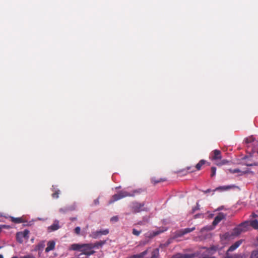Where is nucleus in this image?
<instances>
[{
  "label": "nucleus",
  "mask_w": 258,
  "mask_h": 258,
  "mask_svg": "<svg viewBox=\"0 0 258 258\" xmlns=\"http://www.w3.org/2000/svg\"><path fill=\"white\" fill-rule=\"evenodd\" d=\"M206 163V161L204 160V159H202L197 164V165H196V168L197 169V170H200L201 169V168H202V166L203 165H204V164H205Z\"/></svg>",
  "instance_id": "6ab92c4d"
},
{
  "label": "nucleus",
  "mask_w": 258,
  "mask_h": 258,
  "mask_svg": "<svg viewBox=\"0 0 258 258\" xmlns=\"http://www.w3.org/2000/svg\"><path fill=\"white\" fill-rule=\"evenodd\" d=\"M248 227V223L247 222H244L241 223L237 227L234 228L233 230L232 234L234 235H238L242 232L246 231Z\"/></svg>",
  "instance_id": "f03ea898"
},
{
  "label": "nucleus",
  "mask_w": 258,
  "mask_h": 258,
  "mask_svg": "<svg viewBox=\"0 0 258 258\" xmlns=\"http://www.w3.org/2000/svg\"><path fill=\"white\" fill-rule=\"evenodd\" d=\"M94 204L95 205H97L99 204V198H97L96 199H95V200H94Z\"/></svg>",
  "instance_id": "37998d69"
},
{
  "label": "nucleus",
  "mask_w": 258,
  "mask_h": 258,
  "mask_svg": "<svg viewBox=\"0 0 258 258\" xmlns=\"http://www.w3.org/2000/svg\"><path fill=\"white\" fill-rule=\"evenodd\" d=\"M144 191V189H143L142 188H139V189H135V190H133L132 193H131V194H134V196H135L136 195L141 194Z\"/></svg>",
  "instance_id": "cd10ccee"
},
{
  "label": "nucleus",
  "mask_w": 258,
  "mask_h": 258,
  "mask_svg": "<svg viewBox=\"0 0 258 258\" xmlns=\"http://www.w3.org/2000/svg\"><path fill=\"white\" fill-rule=\"evenodd\" d=\"M255 139L253 136L249 137L245 139V143L247 145V148L249 149L251 148V146L255 144Z\"/></svg>",
  "instance_id": "1a4fd4ad"
},
{
  "label": "nucleus",
  "mask_w": 258,
  "mask_h": 258,
  "mask_svg": "<svg viewBox=\"0 0 258 258\" xmlns=\"http://www.w3.org/2000/svg\"><path fill=\"white\" fill-rule=\"evenodd\" d=\"M120 199H121V198L120 197L119 193L118 192L117 194L114 195L112 197L111 200H110L109 201V204H111L113 203V202H115L116 201H118V200H119Z\"/></svg>",
  "instance_id": "f3484780"
},
{
  "label": "nucleus",
  "mask_w": 258,
  "mask_h": 258,
  "mask_svg": "<svg viewBox=\"0 0 258 258\" xmlns=\"http://www.w3.org/2000/svg\"><path fill=\"white\" fill-rule=\"evenodd\" d=\"M148 253V250H146L144 251L143 252L138 254V255L139 258H143Z\"/></svg>",
  "instance_id": "473e14b6"
},
{
  "label": "nucleus",
  "mask_w": 258,
  "mask_h": 258,
  "mask_svg": "<svg viewBox=\"0 0 258 258\" xmlns=\"http://www.w3.org/2000/svg\"><path fill=\"white\" fill-rule=\"evenodd\" d=\"M248 150H249L248 152H249L250 154H253L255 152V149H253L252 148H251V149L249 148ZM250 156L252 157V155H250Z\"/></svg>",
  "instance_id": "58836bf2"
},
{
  "label": "nucleus",
  "mask_w": 258,
  "mask_h": 258,
  "mask_svg": "<svg viewBox=\"0 0 258 258\" xmlns=\"http://www.w3.org/2000/svg\"><path fill=\"white\" fill-rule=\"evenodd\" d=\"M109 233L108 229H103L92 232L90 234V237L94 239H97L100 237L102 235H106Z\"/></svg>",
  "instance_id": "20e7f679"
},
{
  "label": "nucleus",
  "mask_w": 258,
  "mask_h": 258,
  "mask_svg": "<svg viewBox=\"0 0 258 258\" xmlns=\"http://www.w3.org/2000/svg\"><path fill=\"white\" fill-rule=\"evenodd\" d=\"M163 232V231H161V230H157L156 231H154L150 234V237H153L154 236H156L159 235V234Z\"/></svg>",
  "instance_id": "c756f323"
},
{
  "label": "nucleus",
  "mask_w": 258,
  "mask_h": 258,
  "mask_svg": "<svg viewBox=\"0 0 258 258\" xmlns=\"http://www.w3.org/2000/svg\"><path fill=\"white\" fill-rule=\"evenodd\" d=\"M142 232V230L138 231L136 229H133V234L136 236H139Z\"/></svg>",
  "instance_id": "72a5a7b5"
},
{
  "label": "nucleus",
  "mask_w": 258,
  "mask_h": 258,
  "mask_svg": "<svg viewBox=\"0 0 258 258\" xmlns=\"http://www.w3.org/2000/svg\"><path fill=\"white\" fill-rule=\"evenodd\" d=\"M205 194L209 193L211 191V189L209 188L207 189L206 190H203V191Z\"/></svg>",
  "instance_id": "de8ad7c7"
},
{
  "label": "nucleus",
  "mask_w": 258,
  "mask_h": 258,
  "mask_svg": "<svg viewBox=\"0 0 258 258\" xmlns=\"http://www.w3.org/2000/svg\"><path fill=\"white\" fill-rule=\"evenodd\" d=\"M223 188L227 189L228 187H222ZM219 188H222V187H217L215 190H217Z\"/></svg>",
  "instance_id": "8fccbe9b"
},
{
  "label": "nucleus",
  "mask_w": 258,
  "mask_h": 258,
  "mask_svg": "<svg viewBox=\"0 0 258 258\" xmlns=\"http://www.w3.org/2000/svg\"><path fill=\"white\" fill-rule=\"evenodd\" d=\"M76 209V205L73 204L72 205L68 206L65 207V211H72Z\"/></svg>",
  "instance_id": "b1692460"
},
{
  "label": "nucleus",
  "mask_w": 258,
  "mask_h": 258,
  "mask_svg": "<svg viewBox=\"0 0 258 258\" xmlns=\"http://www.w3.org/2000/svg\"><path fill=\"white\" fill-rule=\"evenodd\" d=\"M199 205L198 203L197 204V206L196 207H195V208H194L192 209V212H195L196 210H199Z\"/></svg>",
  "instance_id": "79ce46f5"
},
{
  "label": "nucleus",
  "mask_w": 258,
  "mask_h": 258,
  "mask_svg": "<svg viewBox=\"0 0 258 258\" xmlns=\"http://www.w3.org/2000/svg\"><path fill=\"white\" fill-rule=\"evenodd\" d=\"M6 227H8V226L5 225H0V231L2 230L3 228H6Z\"/></svg>",
  "instance_id": "09e8293b"
},
{
  "label": "nucleus",
  "mask_w": 258,
  "mask_h": 258,
  "mask_svg": "<svg viewBox=\"0 0 258 258\" xmlns=\"http://www.w3.org/2000/svg\"><path fill=\"white\" fill-rule=\"evenodd\" d=\"M47 246L45 248V252H48L52 250L55 248V242L54 241H49L47 244Z\"/></svg>",
  "instance_id": "4468645a"
},
{
  "label": "nucleus",
  "mask_w": 258,
  "mask_h": 258,
  "mask_svg": "<svg viewBox=\"0 0 258 258\" xmlns=\"http://www.w3.org/2000/svg\"><path fill=\"white\" fill-rule=\"evenodd\" d=\"M248 150H249L248 152H249L250 154H253L255 152V149H253L252 148H251V149L249 148ZM250 156L252 157V155H250Z\"/></svg>",
  "instance_id": "ea45409f"
},
{
  "label": "nucleus",
  "mask_w": 258,
  "mask_h": 258,
  "mask_svg": "<svg viewBox=\"0 0 258 258\" xmlns=\"http://www.w3.org/2000/svg\"><path fill=\"white\" fill-rule=\"evenodd\" d=\"M1 248V247L0 246V248Z\"/></svg>",
  "instance_id": "13d9d810"
},
{
  "label": "nucleus",
  "mask_w": 258,
  "mask_h": 258,
  "mask_svg": "<svg viewBox=\"0 0 258 258\" xmlns=\"http://www.w3.org/2000/svg\"><path fill=\"white\" fill-rule=\"evenodd\" d=\"M12 258H33V256H32L31 255H25L24 256H21L20 257H18L17 256H14L12 257Z\"/></svg>",
  "instance_id": "e433bc0d"
},
{
  "label": "nucleus",
  "mask_w": 258,
  "mask_h": 258,
  "mask_svg": "<svg viewBox=\"0 0 258 258\" xmlns=\"http://www.w3.org/2000/svg\"><path fill=\"white\" fill-rule=\"evenodd\" d=\"M106 242V240H101L98 242H96L94 243H92V245H89L90 248H99L101 247L104 244H105Z\"/></svg>",
  "instance_id": "f8f14e48"
},
{
  "label": "nucleus",
  "mask_w": 258,
  "mask_h": 258,
  "mask_svg": "<svg viewBox=\"0 0 258 258\" xmlns=\"http://www.w3.org/2000/svg\"><path fill=\"white\" fill-rule=\"evenodd\" d=\"M145 203H139L137 201L133 202L130 205V210L132 213L136 214L142 211H148V209L145 207Z\"/></svg>",
  "instance_id": "f257e3e1"
},
{
  "label": "nucleus",
  "mask_w": 258,
  "mask_h": 258,
  "mask_svg": "<svg viewBox=\"0 0 258 258\" xmlns=\"http://www.w3.org/2000/svg\"><path fill=\"white\" fill-rule=\"evenodd\" d=\"M59 211L60 213H65L68 212V211H65V207L63 208H60Z\"/></svg>",
  "instance_id": "c03bdc74"
},
{
  "label": "nucleus",
  "mask_w": 258,
  "mask_h": 258,
  "mask_svg": "<svg viewBox=\"0 0 258 258\" xmlns=\"http://www.w3.org/2000/svg\"><path fill=\"white\" fill-rule=\"evenodd\" d=\"M241 243H242V240H240L237 241L234 244L231 245L229 247L228 249L227 250V251L226 253V255H225V258H233L231 255H229V252H231V251H234L235 249H236L237 248H238L240 245V244Z\"/></svg>",
  "instance_id": "39448f33"
},
{
  "label": "nucleus",
  "mask_w": 258,
  "mask_h": 258,
  "mask_svg": "<svg viewBox=\"0 0 258 258\" xmlns=\"http://www.w3.org/2000/svg\"><path fill=\"white\" fill-rule=\"evenodd\" d=\"M195 229V227H192V228H186L185 229H182L183 231V234L185 235L187 233H190L192 231H193Z\"/></svg>",
  "instance_id": "393cba45"
},
{
  "label": "nucleus",
  "mask_w": 258,
  "mask_h": 258,
  "mask_svg": "<svg viewBox=\"0 0 258 258\" xmlns=\"http://www.w3.org/2000/svg\"><path fill=\"white\" fill-rule=\"evenodd\" d=\"M159 255V250L158 248H155L152 252L151 258H158Z\"/></svg>",
  "instance_id": "aec40b11"
},
{
  "label": "nucleus",
  "mask_w": 258,
  "mask_h": 258,
  "mask_svg": "<svg viewBox=\"0 0 258 258\" xmlns=\"http://www.w3.org/2000/svg\"><path fill=\"white\" fill-rule=\"evenodd\" d=\"M257 241H258V237H257Z\"/></svg>",
  "instance_id": "4d7b16f0"
},
{
  "label": "nucleus",
  "mask_w": 258,
  "mask_h": 258,
  "mask_svg": "<svg viewBox=\"0 0 258 258\" xmlns=\"http://www.w3.org/2000/svg\"><path fill=\"white\" fill-rule=\"evenodd\" d=\"M244 164L246 165L247 166H257L258 165L257 163L255 162L251 161L249 158L247 157L245 158V162Z\"/></svg>",
  "instance_id": "2eb2a0df"
},
{
  "label": "nucleus",
  "mask_w": 258,
  "mask_h": 258,
  "mask_svg": "<svg viewBox=\"0 0 258 258\" xmlns=\"http://www.w3.org/2000/svg\"><path fill=\"white\" fill-rule=\"evenodd\" d=\"M89 245H92V243L84 244L83 248L81 250L82 253L87 256H90L93 254L95 251L92 250L93 248H90Z\"/></svg>",
  "instance_id": "423d86ee"
},
{
  "label": "nucleus",
  "mask_w": 258,
  "mask_h": 258,
  "mask_svg": "<svg viewBox=\"0 0 258 258\" xmlns=\"http://www.w3.org/2000/svg\"><path fill=\"white\" fill-rule=\"evenodd\" d=\"M190 169L189 167H187V169L189 170Z\"/></svg>",
  "instance_id": "5fc2aeb1"
},
{
  "label": "nucleus",
  "mask_w": 258,
  "mask_h": 258,
  "mask_svg": "<svg viewBox=\"0 0 258 258\" xmlns=\"http://www.w3.org/2000/svg\"><path fill=\"white\" fill-rule=\"evenodd\" d=\"M60 193L59 190H55V191L52 194V198L54 199H57L59 197V194Z\"/></svg>",
  "instance_id": "7c9ffc66"
},
{
  "label": "nucleus",
  "mask_w": 258,
  "mask_h": 258,
  "mask_svg": "<svg viewBox=\"0 0 258 258\" xmlns=\"http://www.w3.org/2000/svg\"><path fill=\"white\" fill-rule=\"evenodd\" d=\"M118 220V218L117 216H113L111 218V221L117 222Z\"/></svg>",
  "instance_id": "a19ab883"
},
{
  "label": "nucleus",
  "mask_w": 258,
  "mask_h": 258,
  "mask_svg": "<svg viewBox=\"0 0 258 258\" xmlns=\"http://www.w3.org/2000/svg\"><path fill=\"white\" fill-rule=\"evenodd\" d=\"M11 221L15 223H21L24 222L23 219L22 218H14L11 217Z\"/></svg>",
  "instance_id": "412c9836"
},
{
  "label": "nucleus",
  "mask_w": 258,
  "mask_h": 258,
  "mask_svg": "<svg viewBox=\"0 0 258 258\" xmlns=\"http://www.w3.org/2000/svg\"><path fill=\"white\" fill-rule=\"evenodd\" d=\"M203 258H214L213 257L211 256L207 255L205 254H203Z\"/></svg>",
  "instance_id": "a18cd8bd"
},
{
  "label": "nucleus",
  "mask_w": 258,
  "mask_h": 258,
  "mask_svg": "<svg viewBox=\"0 0 258 258\" xmlns=\"http://www.w3.org/2000/svg\"><path fill=\"white\" fill-rule=\"evenodd\" d=\"M250 225L255 229H258V221L257 220H253L250 221Z\"/></svg>",
  "instance_id": "5701e85b"
},
{
  "label": "nucleus",
  "mask_w": 258,
  "mask_h": 258,
  "mask_svg": "<svg viewBox=\"0 0 258 258\" xmlns=\"http://www.w3.org/2000/svg\"><path fill=\"white\" fill-rule=\"evenodd\" d=\"M118 193L121 199L126 197H134V194H131V193L124 190H121Z\"/></svg>",
  "instance_id": "dca6fc26"
},
{
  "label": "nucleus",
  "mask_w": 258,
  "mask_h": 258,
  "mask_svg": "<svg viewBox=\"0 0 258 258\" xmlns=\"http://www.w3.org/2000/svg\"><path fill=\"white\" fill-rule=\"evenodd\" d=\"M169 243H170V242L168 241L167 244L168 245Z\"/></svg>",
  "instance_id": "864d4df0"
},
{
  "label": "nucleus",
  "mask_w": 258,
  "mask_h": 258,
  "mask_svg": "<svg viewBox=\"0 0 258 258\" xmlns=\"http://www.w3.org/2000/svg\"><path fill=\"white\" fill-rule=\"evenodd\" d=\"M81 229L80 227H77L75 229V232L77 234H79L80 233Z\"/></svg>",
  "instance_id": "4c0bfd02"
},
{
  "label": "nucleus",
  "mask_w": 258,
  "mask_h": 258,
  "mask_svg": "<svg viewBox=\"0 0 258 258\" xmlns=\"http://www.w3.org/2000/svg\"><path fill=\"white\" fill-rule=\"evenodd\" d=\"M226 215L223 213H219L215 218L212 224L214 226L217 225L222 220L225 219Z\"/></svg>",
  "instance_id": "0eeeda50"
},
{
  "label": "nucleus",
  "mask_w": 258,
  "mask_h": 258,
  "mask_svg": "<svg viewBox=\"0 0 258 258\" xmlns=\"http://www.w3.org/2000/svg\"><path fill=\"white\" fill-rule=\"evenodd\" d=\"M0 258H4L2 254H0Z\"/></svg>",
  "instance_id": "3c124183"
},
{
  "label": "nucleus",
  "mask_w": 258,
  "mask_h": 258,
  "mask_svg": "<svg viewBox=\"0 0 258 258\" xmlns=\"http://www.w3.org/2000/svg\"><path fill=\"white\" fill-rule=\"evenodd\" d=\"M184 234H183V231L182 230V229L179 230V231H178L175 236H174V238H177V237H181L183 235H184Z\"/></svg>",
  "instance_id": "c85d7f7f"
},
{
  "label": "nucleus",
  "mask_w": 258,
  "mask_h": 258,
  "mask_svg": "<svg viewBox=\"0 0 258 258\" xmlns=\"http://www.w3.org/2000/svg\"><path fill=\"white\" fill-rule=\"evenodd\" d=\"M218 248L216 246H213L207 249V251L211 253L212 254H213L217 250Z\"/></svg>",
  "instance_id": "a878e982"
},
{
  "label": "nucleus",
  "mask_w": 258,
  "mask_h": 258,
  "mask_svg": "<svg viewBox=\"0 0 258 258\" xmlns=\"http://www.w3.org/2000/svg\"><path fill=\"white\" fill-rule=\"evenodd\" d=\"M71 220H72V221H73V220H76V218H72V219H71Z\"/></svg>",
  "instance_id": "603ef678"
},
{
  "label": "nucleus",
  "mask_w": 258,
  "mask_h": 258,
  "mask_svg": "<svg viewBox=\"0 0 258 258\" xmlns=\"http://www.w3.org/2000/svg\"><path fill=\"white\" fill-rule=\"evenodd\" d=\"M194 256L195 254L193 253L182 254L180 253H177L173 255L171 258H192Z\"/></svg>",
  "instance_id": "6e6552de"
},
{
  "label": "nucleus",
  "mask_w": 258,
  "mask_h": 258,
  "mask_svg": "<svg viewBox=\"0 0 258 258\" xmlns=\"http://www.w3.org/2000/svg\"><path fill=\"white\" fill-rule=\"evenodd\" d=\"M60 228L59 225V221L55 220L54 223L48 227V230L49 232H51L58 230Z\"/></svg>",
  "instance_id": "9d476101"
},
{
  "label": "nucleus",
  "mask_w": 258,
  "mask_h": 258,
  "mask_svg": "<svg viewBox=\"0 0 258 258\" xmlns=\"http://www.w3.org/2000/svg\"><path fill=\"white\" fill-rule=\"evenodd\" d=\"M228 171L231 173H233V174L236 173H239L241 172L240 170L238 168L234 169H228Z\"/></svg>",
  "instance_id": "c9c22d12"
},
{
  "label": "nucleus",
  "mask_w": 258,
  "mask_h": 258,
  "mask_svg": "<svg viewBox=\"0 0 258 258\" xmlns=\"http://www.w3.org/2000/svg\"><path fill=\"white\" fill-rule=\"evenodd\" d=\"M211 170V177H213L216 175V168L215 167H212Z\"/></svg>",
  "instance_id": "2f4dec72"
},
{
  "label": "nucleus",
  "mask_w": 258,
  "mask_h": 258,
  "mask_svg": "<svg viewBox=\"0 0 258 258\" xmlns=\"http://www.w3.org/2000/svg\"><path fill=\"white\" fill-rule=\"evenodd\" d=\"M30 231L28 229H25L23 231L17 232L16 234V239L20 243H22L24 239L28 240Z\"/></svg>",
  "instance_id": "7ed1b4c3"
},
{
  "label": "nucleus",
  "mask_w": 258,
  "mask_h": 258,
  "mask_svg": "<svg viewBox=\"0 0 258 258\" xmlns=\"http://www.w3.org/2000/svg\"><path fill=\"white\" fill-rule=\"evenodd\" d=\"M250 258H258V249L251 252Z\"/></svg>",
  "instance_id": "bb28decb"
},
{
  "label": "nucleus",
  "mask_w": 258,
  "mask_h": 258,
  "mask_svg": "<svg viewBox=\"0 0 258 258\" xmlns=\"http://www.w3.org/2000/svg\"><path fill=\"white\" fill-rule=\"evenodd\" d=\"M256 153H257V155H258V151H256Z\"/></svg>",
  "instance_id": "6e6d98bb"
},
{
  "label": "nucleus",
  "mask_w": 258,
  "mask_h": 258,
  "mask_svg": "<svg viewBox=\"0 0 258 258\" xmlns=\"http://www.w3.org/2000/svg\"><path fill=\"white\" fill-rule=\"evenodd\" d=\"M165 180H166V179H164V178H161L157 179L156 178H152V179H151V182L154 184H156L158 183L159 182L165 181Z\"/></svg>",
  "instance_id": "4be33fe9"
},
{
  "label": "nucleus",
  "mask_w": 258,
  "mask_h": 258,
  "mask_svg": "<svg viewBox=\"0 0 258 258\" xmlns=\"http://www.w3.org/2000/svg\"><path fill=\"white\" fill-rule=\"evenodd\" d=\"M11 258H12V257H11Z\"/></svg>",
  "instance_id": "bf43d9fd"
},
{
  "label": "nucleus",
  "mask_w": 258,
  "mask_h": 258,
  "mask_svg": "<svg viewBox=\"0 0 258 258\" xmlns=\"http://www.w3.org/2000/svg\"><path fill=\"white\" fill-rule=\"evenodd\" d=\"M84 244L74 243L71 245L70 249L73 250H79L81 251L83 248Z\"/></svg>",
  "instance_id": "ddd939ff"
},
{
  "label": "nucleus",
  "mask_w": 258,
  "mask_h": 258,
  "mask_svg": "<svg viewBox=\"0 0 258 258\" xmlns=\"http://www.w3.org/2000/svg\"><path fill=\"white\" fill-rule=\"evenodd\" d=\"M127 258H139L138 254H134V255H133Z\"/></svg>",
  "instance_id": "49530a36"
},
{
  "label": "nucleus",
  "mask_w": 258,
  "mask_h": 258,
  "mask_svg": "<svg viewBox=\"0 0 258 258\" xmlns=\"http://www.w3.org/2000/svg\"><path fill=\"white\" fill-rule=\"evenodd\" d=\"M44 247H45V241H40L36 246L35 250H42L44 248Z\"/></svg>",
  "instance_id": "a211bd4d"
},
{
  "label": "nucleus",
  "mask_w": 258,
  "mask_h": 258,
  "mask_svg": "<svg viewBox=\"0 0 258 258\" xmlns=\"http://www.w3.org/2000/svg\"><path fill=\"white\" fill-rule=\"evenodd\" d=\"M221 152L220 150H215L212 152V160H216L221 159Z\"/></svg>",
  "instance_id": "9b49d317"
},
{
  "label": "nucleus",
  "mask_w": 258,
  "mask_h": 258,
  "mask_svg": "<svg viewBox=\"0 0 258 258\" xmlns=\"http://www.w3.org/2000/svg\"><path fill=\"white\" fill-rule=\"evenodd\" d=\"M228 162V160L224 159V160H222L221 162L216 163V165L217 166H221V165H225V164H227Z\"/></svg>",
  "instance_id": "f704fd0d"
}]
</instances>
